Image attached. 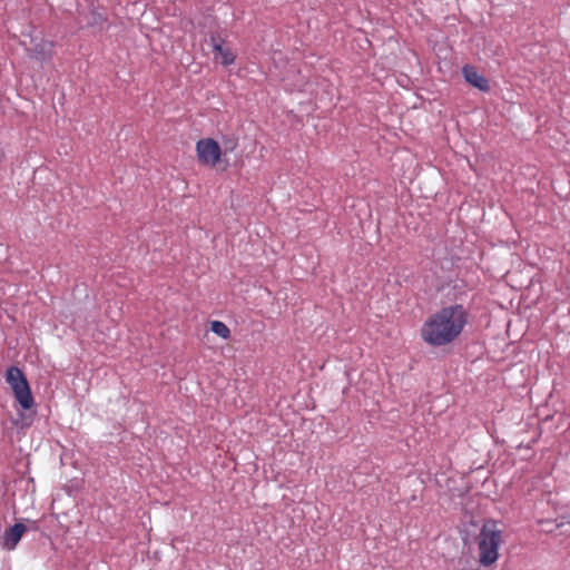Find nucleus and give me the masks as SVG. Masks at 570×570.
<instances>
[{
	"mask_svg": "<svg viewBox=\"0 0 570 570\" xmlns=\"http://www.w3.org/2000/svg\"><path fill=\"white\" fill-rule=\"evenodd\" d=\"M466 313L462 305L443 307L432 314L421 328L422 340L432 346H443L453 342L463 331Z\"/></svg>",
	"mask_w": 570,
	"mask_h": 570,
	"instance_id": "f257e3e1",
	"label": "nucleus"
},
{
	"mask_svg": "<svg viewBox=\"0 0 570 570\" xmlns=\"http://www.w3.org/2000/svg\"><path fill=\"white\" fill-rule=\"evenodd\" d=\"M479 563L482 567H490L499 559V549L503 542L502 531L494 520H488L481 528L476 538Z\"/></svg>",
	"mask_w": 570,
	"mask_h": 570,
	"instance_id": "f03ea898",
	"label": "nucleus"
},
{
	"mask_svg": "<svg viewBox=\"0 0 570 570\" xmlns=\"http://www.w3.org/2000/svg\"><path fill=\"white\" fill-rule=\"evenodd\" d=\"M6 382L11 387L16 401L23 410H29L33 406L35 400L30 390V385L23 372L17 367L11 366L7 370Z\"/></svg>",
	"mask_w": 570,
	"mask_h": 570,
	"instance_id": "7ed1b4c3",
	"label": "nucleus"
},
{
	"mask_svg": "<svg viewBox=\"0 0 570 570\" xmlns=\"http://www.w3.org/2000/svg\"><path fill=\"white\" fill-rule=\"evenodd\" d=\"M196 150L199 161L204 165L213 167L220 159V146L212 138L200 139L197 141Z\"/></svg>",
	"mask_w": 570,
	"mask_h": 570,
	"instance_id": "20e7f679",
	"label": "nucleus"
},
{
	"mask_svg": "<svg viewBox=\"0 0 570 570\" xmlns=\"http://www.w3.org/2000/svg\"><path fill=\"white\" fill-rule=\"evenodd\" d=\"M27 528L23 523H16L6 530L1 539L2 548L8 551L13 550L21 540Z\"/></svg>",
	"mask_w": 570,
	"mask_h": 570,
	"instance_id": "39448f33",
	"label": "nucleus"
},
{
	"mask_svg": "<svg viewBox=\"0 0 570 570\" xmlns=\"http://www.w3.org/2000/svg\"><path fill=\"white\" fill-rule=\"evenodd\" d=\"M210 45L213 47L214 59L216 61H219L224 66H229L234 62V52L229 48L224 47L223 41L218 36H212Z\"/></svg>",
	"mask_w": 570,
	"mask_h": 570,
	"instance_id": "423d86ee",
	"label": "nucleus"
},
{
	"mask_svg": "<svg viewBox=\"0 0 570 570\" xmlns=\"http://www.w3.org/2000/svg\"><path fill=\"white\" fill-rule=\"evenodd\" d=\"M463 77L466 82L478 88L481 91H489L490 83L489 80L482 76L473 66L466 65L462 69Z\"/></svg>",
	"mask_w": 570,
	"mask_h": 570,
	"instance_id": "0eeeda50",
	"label": "nucleus"
},
{
	"mask_svg": "<svg viewBox=\"0 0 570 570\" xmlns=\"http://www.w3.org/2000/svg\"><path fill=\"white\" fill-rule=\"evenodd\" d=\"M212 331L222 338H228L230 331L227 325L220 321L212 322Z\"/></svg>",
	"mask_w": 570,
	"mask_h": 570,
	"instance_id": "6e6552de",
	"label": "nucleus"
},
{
	"mask_svg": "<svg viewBox=\"0 0 570 570\" xmlns=\"http://www.w3.org/2000/svg\"><path fill=\"white\" fill-rule=\"evenodd\" d=\"M51 43L42 42L35 47V57L38 59H45L50 55Z\"/></svg>",
	"mask_w": 570,
	"mask_h": 570,
	"instance_id": "1a4fd4ad",
	"label": "nucleus"
},
{
	"mask_svg": "<svg viewBox=\"0 0 570 570\" xmlns=\"http://www.w3.org/2000/svg\"><path fill=\"white\" fill-rule=\"evenodd\" d=\"M225 147H226V149L234 150L236 147V141L230 140V141H228V145L225 144Z\"/></svg>",
	"mask_w": 570,
	"mask_h": 570,
	"instance_id": "9d476101",
	"label": "nucleus"
},
{
	"mask_svg": "<svg viewBox=\"0 0 570 570\" xmlns=\"http://www.w3.org/2000/svg\"><path fill=\"white\" fill-rule=\"evenodd\" d=\"M2 157H3V153H2V150L0 149V160L2 159Z\"/></svg>",
	"mask_w": 570,
	"mask_h": 570,
	"instance_id": "9b49d317",
	"label": "nucleus"
}]
</instances>
